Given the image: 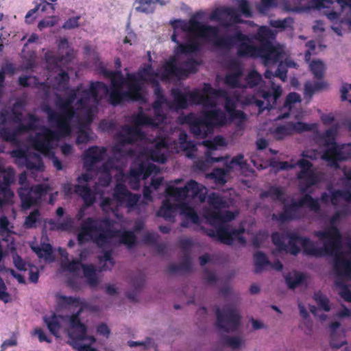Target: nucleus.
<instances>
[{
  "label": "nucleus",
  "instance_id": "f257e3e1",
  "mask_svg": "<svg viewBox=\"0 0 351 351\" xmlns=\"http://www.w3.org/2000/svg\"><path fill=\"white\" fill-rule=\"evenodd\" d=\"M114 221L109 217L94 218L88 217L81 224L77 239L79 244H84L90 241L99 248H103L110 243L111 240L117 236L121 243L132 247L136 243V237L132 231L125 230L119 232L113 230Z\"/></svg>",
  "mask_w": 351,
  "mask_h": 351
},
{
  "label": "nucleus",
  "instance_id": "f03ea898",
  "mask_svg": "<svg viewBox=\"0 0 351 351\" xmlns=\"http://www.w3.org/2000/svg\"><path fill=\"white\" fill-rule=\"evenodd\" d=\"M188 24V26H184L186 30L196 32L204 36H210V38H212L213 45L218 48L230 50L237 46V53L239 57L257 58L259 45H252V38L241 31H237L232 35L219 36V29L217 26L197 23L194 18L191 19Z\"/></svg>",
  "mask_w": 351,
  "mask_h": 351
},
{
  "label": "nucleus",
  "instance_id": "7ed1b4c3",
  "mask_svg": "<svg viewBox=\"0 0 351 351\" xmlns=\"http://www.w3.org/2000/svg\"><path fill=\"white\" fill-rule=\"evenodd\" d=\"M341 217L339 213L337 211L330 218V226L325 230L317 232L315 234L321 240H328L324 243V250L328 255L334 257L333 268L335 272L338 275L351 278V258H346V253L341 251L342 235L335 226ZM347 246L351 254V237L347 241Z\"/></svg>",
  "mask_w": 351,
  "mask_h": 351
},
{
  "label": "nucleus",
  "instance_id": "20e7f679",
  "mask_svg": "<svg viewBox=\"0 0 351 351\" xmlns=\"http://www.w3.org/2000/svg\"><path fill=\"white\" fill-rule=\"evenodd\" d=\"M193 17L195 21L201 23L199 20L203 17V12L202 11L195 12L188 21L176 20L174 22V32L171 38L173 42L178 44L174 51L176 56L199 51L201 49L199 38H210V36H204L200 34V33L186 30L184 28V25H189L188 23H189Z\"/></svg>",
  "mask_w": 351,
  "mask_h": 351
},
{
  "label": "nucleus",
  "instance_id": "39448f33",
  "mask_svg": "<svg viewBox=\"0 0 351 351\" xmlns=\"http://www.w3.org/2000/svg\"><path fill=\"white\" fill-rule=\"evenodd\" d=\"M184 122L189 125L190 132L195 138H204L213 132L215 127L223 126L227 123V117L220 109L204 112L200 116L189 113L184 117Z\"/></svg>",
  "mask_w": 351,
  "mask_h": 351
},
{
  "label": "nucleus",
  "instance_id": "423d86ee",
  "mask_svg": "<svg viewBox=\"0 0 351 351\" xmlns=\"http://www.w3.org/2000/svg\"><path fill=\"white\" fill-rule=\"evenodd\" d=\"M282 211L278 214L274 213L272 219L281 223L299 220L304 217L302 208L307 206L311 210L317 212L320 205L317 199L313 198L310 194H305L298 200H291L290 204H283Z\"/></svg>",
  "mask_w": 351,
  "mask_h": 351
},
{
  "label": "nucleus",
  "instance_id": "0eeeda50",
  "mask_svg": "<svg viewBox=\"0 0 351 351\" xmlns=\"http://www.w3.org/2000/svg\"><path fill=\"white\" fill-rule=\"evenodd\" d=\"M55 104L60 110V112H56L48 105L43 108L49 122L54 124L56 128L62 129L64 132L71 134L72 131L71 122L77 116L76 110L71 106L65 97L60 96H57Z\"/></svg>",
  "mask_w": 351,
  "mask_h": 351
},
{
  "label": "nucleus",
  "instance_id": "6e6552de",
  "mask_svg": "<svg viewBox=\"0 0 351 351\" xmlns=\"http://www.w3.org/2000/svg\"><path fill=\"white\" fill-rule=\"evenodd\" d=\"M202 232L213 239L214 241L228 245H232L234 240H237L242 245L246 243V239L243 236L245 232L243 228H235L231 226H219L214 229L200 228Z\"/></svg>",
  "mask_w": 351,
  "mask_h": 351
},
{
  "label": "nucleus",
  "instance_id": "1a4fd4ad",
  "mask_svg": "<svg viewBox=\"0 0 351 351\" xmlns=\"http://www.w3.org/2000/svg\"><path fill=\"white\" fill-rule=\"evenodd\" d=\"M217 328L226 332H235L241 324V315L237 309L230 305L225 306L222 309L216 307Z\"/></svg>",
  "mask_w": 351,
  "mask_h": 351
},
{
  "label": "nucleus",
  "instance_id": "9d476101",
  "mask_svg": "<svg viewBox=\"0 0 351 351\" xmlns=\"http://www.w3.org/2000/svg\"><path fill=\"white\" fill-rule=\"evenodd\" d=\"M70 134L69 132H64L60 128H56V130H52L45 128L41 132L37 133L32 138V145L36 151L42 154H47L51 147V141H58L61 138L68 136Z\"/></svg>",
  "mask_w": 351,
  "mask_h": 351
},
{
  "label": "nucleus",
  "instance_id": "9b49d317",
  "mask_svg": "<svg viewBox=\"0 0 351 351\" xmlns=\"http://www.w3.org/2000/svg\"><path fill=\"white\" fill-rule=\"evenodd\" d=\"M50 190L47 184H40L33 186H21L18 190V195L23 209H29L38 204L41 197Z\"/></svg>",
  "mask_w": 351,
  "mask_h": 351
},
{
  "label": "nucleus",
  "instance_id": "f8f14e48",
  "mask_svg": "<svg viewBox=\"0 0 351 351\" xmlns=\"http://www.w3.org/2000/svg\"><path fill=\"white\" fill-rule=\"evenodd\" d=\"M321 158L332 167H339V162L351 158V143L328 146Z\"/></svg>",
  "mask_w": 351,
  "mask_h": 351
},
{
  "label": "nucleus",
  "instance_id": "ddd939ff",
  "mask_svg": "<svg viewBox=\"0 0 351 351\" xmlns=\"http://www.w3.org/2000/svg\"><path fill=\"white\" fill-rule=\"evenodd\" d=\"M134 86L128 82V89L122 91V89H109L107 94L109 95V102L114 106H117L123 101H144L145 97L142 93H138Z\"/></svg>",
  "mask_w": 351,
  "mask_h": 351
},
{
  "label": "nucleus",
  "instance_id": "4468645a",
  "mask_svg": "<svg viewBox=\"0 0 351 351\" xmlns=\"http://www.w3.org/2000/svg\"><path fill=\"white\" fill-rule=\"evenodd\" d=\"M112 197L119 205H125L126 208L133 209L137 206L141 195L132 193L125 184L118 182L114 188Z\"/></svg>",
  "mask_w": 351,
  "mask_h": 351
},
{
  "label": "nucleus",
  "instance_id": "2eb2a0df",
  "mask_svg": "<svg viewBox=\"0 0 351 351\" xmlns=\"http://www.w3.org/2000/svg\"><path fill=\"white\" fill-rule=\"evenodd\" d=\"M103 90L104 93H108V86L103 82H92L90 84L89 88H80L78 93L79 99L76 104L82 108H86L90 99L93 98L95 101H98L99 91Z\"/></svg>",
  "mask_w": 351,
  "mask_h": 351
},
{
  "label": "nucleus",
  "instance_id": "dca6fc26",
  "mask_svg": "<svg viewBox=\"0 0 351 351\" xmlns=\"http://www.w3.org/2000/svg\"><path fill=\"white\" fill-rule=\"evenodd\" d=\"M62 191L66 197L71 196L73 193L81 197L85 208L91 206L96 200L95 193L87 184H75L73 187L72 184L68 182L62 185Z\"/></svg>",
  "mask_w": 351,
  "mask_h": 351
},
{
  "label": "nucleus",
  "instance_id": "f3484780",
  "mask_svg": "<svg viewBox=\"0 0 351 351\" xmlns=\"http://www.w3.org/2000/svg\"><path fill=\"white\" fill-rule=\"evenodd\" d=\"M82 311V310L81 308L76 313L72 315L69 320L71 328L73 330V331L70 334V337L73 339V346L75 345L77 341L82 342L84 339H89L91 343H94L95 341V339L93 337L87 336L86 326L80 319V315Z\"/></svg>",
  "mask_w": 351,
  "mask_h": 351
},
{
  "label": "nucleus",
  "instance_id": "a211bd4d",
  "mask_svg": "<svg viewBox=\"0 0 351 351\" xmlns=\"http://www.w3.org/2000/svg\"><path fill=\"white\" fill-rule=\"evenodd\" d=\"M283 49L280 46H275L273 43L259 45L257 58H261L263 63L268 66L280 61L282 58Z\"/></svg>",
  "mask_w": 351,
  "mask_h": 351
},
{
  "label": "nucleus",
  "instance_id": "6ab92c4d",
  "mask_svg": "<svg viewBox=\"0 0 351 351\" xmlns=\"http://www.w3.org/2000/svg\"><path fill=\"white\" fill-rule=\"evenodd\" d=\"M204 217L208 223L214 226H229L226 222L230 221L234 218L233 213L230 210L222 212L221 210L208 208L205 210Z\"/></svg>",
  "mask_w": 351,
  "mask_h": 351
},
{
  "label": "nucleus",
  "instance_id": "aec40b11",
  "mask_svg": "<svg viewBox=\"0 0 351 351\" xmlns=\"http://www.w3.org/2000/svg\"><path fill=\"white\" fill-rule=\"evenodd\" d=\"M156 75V73L153 71L152 65L147 64L141 67L136 73H128V80L138 93H142L143 85L147 81L145 76Z\"/></svg>",
  "mask_w": 351,
  "mask_h": 351
},
{
  "label": "nucleus",
  "instance_id": "412c9836",
  "mask_svg": "<svg viewBox=\"0 0 351 351\" xmlns=\"http://www.w3.org/2000/svg\"><path fill=\"white\" fill-rule=\"evenodd\" d=\"M107 149L104 147L91 146L84 154V167L86 170H90L93 165L104 160Z\"/></svg>",
  "mask_w": 351,
  "mask_h": 351
},
{
  "label": "nucleus",
  "instance_id": "4be33fe9",
  "mask_svg": "<svg viewBox=\"0 0 351 351\" xmlns=\"http://www.w3.org/2000/svg\"><path fill=\"white\" fill-rule=\"evenodd\" d=\"M204 145L208 150L205 153L206 161L213 164L221 162L224 160L222 156H214L213 152L217 149L218 146H224L226 145L225 138L221 136H217L213 140H206L204 141Z\"/></svg>",
  "mask_w": 351,
  "mask_h": 351
},
{
  "label": "nucleus",
  "instance_id": "5701e85b",
  "mask_svg": "<svg viewBox=\"0 0 351 351\" xmlns=\"http://www.w3.org/2000/svg\"><path fill=\"white\" fill-rule=\"evenodd\" d=\"M102 73L105 77L110 79V89H122L123 86H125L127 89H128V74L126 77L124 78L121 70L111 71L104 69Z\"/></svg>",
  "mask_w": 351,
  "mask_h": 351
},
{
  "label": "nucleus",
  "instance_id": "b1692460",
  "mask_svg": "<svg viewBox=\"0 0 351 351\" xmlns=\"http://www.w3.org/2000/svg\"><path fill=\"white\" fill-rule=\"evenodd\" d=\"M0 191H3L5 195L10 196L14 194L10 185L14 182L15 172L13 168L0 169Z\"/></svg>",
  "mask_w": 351,
  "mask_h": 351
},
{
  "label": "nucleus",
  "instance_id": "393cba45",
  "mask_svg": "<svg viewBox=\"0 0 351 351\" xmlns=\"http://www.w3.org/2000/svg\"><path fill=\"white\" fill-rule=\"evenodd\" d=\"M125 133L120 134V144L123 145L125 144L134 143L138 137L143 136V132L139 127L125 125L123 128Z\"/></svg>",
  "mask_w": 351,
  "mask_h": 351
},
{
  "label": "nucleus",
  "instance_id": "a878e982",
  "mask_svg": "<svg viewBox=\"0 0 351 351\" xmlns=\"http://www.w3.org/2000/svg\"><path fill=\"white\" fill-rule=\"evenodd\" d=\"M179 208V204H173L169 199H165L157 213V215L163 217L165 220L173 221Z\"/></svg>",
  "mask_w": 351,
  "mask_h": 351
},
{
  "label": "nucleus",
  "instance_id": "bb28decb",
  "mask_svg": "<svg viewBox=\"0 0 351 351\" xmlns=\"http://www.w3.org/2000/svg\"><path fill=\"white\" fill-rule=\"evenodd\" d=\"M181 67L176 64V58L171 57L164 65L162 79L169 80L173 77L181 78Z\"/></svg>",
  "mask_w": 351,
  "mask_h": 351
},
{
  "label": "nucleus",
  "instance_id": "cd10ccee",
  "mask_svg": "<svg viewBox=\"0 0 351 351\" xmlns=\"http://www.w3.org/2000/svg\"><path fill=\"white\" fill-rule=\"evenodd\" d=\"M192 104H201L204 107H213L215 106V102L213 98L208 95H203L198 90L188 92V100Z\"/></svg>",
  "mask_w": 351,
  "mask_h": 351
},
{
  "label": "nucleus",
  "instance_id": "c85d7f7f",
  "mask_svg": "<svg viewBox=\"0 0 351 351\" xmlns=\"http://www.w3.org/2000/svg\"><path fill=\"white\" fill-rule=\"evenodd\" d=\"M169 2V1L165 0H136V3H138V5L135 9L138 12L150 14L154 12L156 3L165 5Z\"/></svg>",
  "mask_w": 351,
  "mask_h": 351
},
{
  "label": "nucleus",
  "instance_id": "c756f323",
  "mask_svg": "<svg viewBox=\"0 0 351 351\" xmlns=\"http://www.w3.org/2000/svg\"><path fill=\"white\" fill-rule=\"evenodd\" d=\"M302 247L304 253L308 256L322 257L325 254H328L324 248H318L315 246L314 243L308 237H302Z\"/></svg>",
  "mask_w": 351,
  "mask_h": 351
},
{
  "label": "nucleus",
  "instance_id": "7c9ffc66",
  "mask_svg": "<svg viewBox=\"0 0 351 351\" xmlns=\"http://www.w3.org/2000/svg\"><path fill=\"white\" fill-rule=\"evenodd\" d=\"M156 119L160 121V118L157 119L156 117L153 118L147 115L142 111L132 116V123L135 126L139 127L140 128L142 126H158V123L156 122Z\"/></svg>",
  "mask_w": 351,
  "mask_h": 351
},
{
  "label": "nucleus",
  "instance_id": "2f4dec72",
  "mask_svg": "<svg viewBox=\"0 0 351 351\" xmlns=\"http://www.w3.org/2000/svg\"><path fill=\"white\" fill-rule=\"evenodd\" d=\"M171 95L173 98L176 109H185L188 107V93H183L179 88H172Z\"/></svg>",
  "mask_w": 351,
  "mask_h": 351
},
{
  "label": "nucleus",
  "instance_id": "473e14b6",
  "mask_svg": "<svg viewBox=\"0 0 351 351\" xmlns=\"http://www.w3.org/2000/svg\"><path fill=\"white\" fill-rule=\"evenodd\" d=\"M253 38L259 42V45H264L267 43H272L271 40L274 38V34L269 27L261 26L258 29Z\"/></svg>",
  "mask_w": 351,
  "mask_h": 351
},
{
  "label": "nucleus",
  "instance_id": "72a5a7b5",
  "mask_svg": "<svg viewBox=\"0 0 351 351\" xmlns=\"http://www.w3.org/2000/svg\"><path fill=\"white\" fill-rule=\"evenodd\" d=\"M166 196L173 197L177 202H182L188 197L186 188L168 186L165 189Z\"/></svg>",
  "mask_w": 351,
  "mask_h": 351
},
{
  "label": "nucleus",
  "instance_id": "f704fd0d",
  "mask_svg": "<svg viewBox=\"0 0 351 351\" xmlns=\"http://www.w3.org/2000/svg\"><path fill=\"white\" fill-rule=\"evenodd\" d=\"M243 73L228 72L223 78V83L232 88H243V84L241 82V78Z\"/></svg>",
  "mask_w": 351,
  "mask_h": 351
},
{
  "label": "nucleus",
  "instance_id": "c9c22d12",
  "mask_svg": "<svg viewBox=\"0 0 351 351\" xmlns=\"http://www.w3.org/2000/svg\"><path fill=\"white\" fill-rule=\"evenodd\" d=\"M287 237L289 241L287 252H289L292 255L297 256L300 252V248L297 243L302 245V237L295 232H289L287 234Z\"/></svg>",
  "mask_w": 351,
  "mask_h": 351
},
{
  "label": "nucleus",
  "instance_id": "e433bc0d",
  "mask_svg": "<svg viewBox=\"0 0 351 351\" xmlns=\"http://www.w3.org/2000/svg\"><path fill=\"white\" fill-rule=\"evenodd\" d=\"M225 14L235 19L239 17L237 11L234 8H216L214 10L210 15V19L211 21H221L222 16Z\"/></svg>",
  "mask_w": 351,
  "mask_h": 351
},
{
  "label": "nucleus",
  "instance_id": "4c0bfd02",
  "mask_svg": "<svg viewBox=\"0 0 351 351\" xmlns=\"http://www.w3.org/2000/svg\"><path fill=\"white\" fill-rule=\"evenodd\" d=\"M254 262L255 266L254 272L256 274L260 273L266 266L271 264L266 254L261 251H258L254 253Z\"/></svg>",
  "mask_w": 351,
  "mask_h": 351
},
{
  "label": "nucleus",
  "instance_id": "58836bf2",
  "mask_svg": "<svg viewBox=\"0 0 351 351\" xmlns=\"http://www.w3.org/2000/svg\"><path fill=\"white\" fill-rule=\"evenodd\" d=\"M82 269L84 277L87 279L88 285L96 287L98 285V278L96 274L95 267L93 265H83Z\"/></svg>",
  "mask_w": 351,
  "mask_h": 351
},
{
  "label": "nucleus",
  "instance_id": "ea45409f",
  "mask_svg": "<svg viewBox=\"0 0 351 351\" xmlns=\"http://www.w3.org/2000/svg\"><path fill=\"white\" fill-rule=\"evenodd\" d=\"M199 64L195 58H188L183 62L182 67H181L182 77H187L189 74L195 73L198 70Z\"/></svg>",
  "mask_w": 351,
  "mask_h": 351
},
{
  "label": "nucleus",
  "instance_id": "a19ab883",
  "mask_svg": "<svg viewBox=\"0 0 351 351\" xmlns=\"http://www.w3.org/2000/svg\"><path fill=\"white\" fill-rule=\"evenodd\" d=\"M28 119L29 121L26 124L21 123L14 130V132L16 133V137L18 136V135L22 133L27 132L35 129V123L37 121L36 117L33 114H29Z\"/></svg>",
  "mask_w": 351,
  "mask_h": 351
},
{
  "label": "nucleus",
  "instance_id": "79ce46f5",
  "mask_svg": "<svg viewBox=\"0 0 351 351\" xmlns=\"http://www.w3.org/2000/svg\"><path fill=\"white\" fill-rule=\"evenodd\" d=\"M245 80V84H243V88H253L257 86L262 81V76L256 70H252L246 75Z\"/></svg>",
  "mask_w": 351,
  "mask_h": 351
},
{
  "label": "nucleus",
  "instance_id": "37998d69",
  "mask_svg": "<svg viewBox=\"0 0 351 351\" xmlns=\"http://www.w3.org/2000/svg\"><path fill=\"white\" fill-rule=\"evenodd\" d=\"M58 304L62 308H66L70 306L78 307L82 304L79 297L58 295L57 296Z\"/></svg>",
  "mask_w": 351,
  "mask_h": 351
},
{
  "label": "nucleus",
  "instance_id": "c03bdc74",
  "mask_svg": "<svg viewBox=\"0 0 351 351\" xmlns=\"http://www.w3.org/2000/svg\"><path fill=\"white\" fill-rule=\"evenodd\" d=\"M44 322L50 332L54 336H58L61 327L58 317L53 314L51 317H45Z\"/></svg>",
  "mask_w": 351,
  "mask_h": 351
},
{
  "label": "nucleus",
  "instance_id": "a18cd8bd",
  "mask_svg": "<svg viewBox=\"0 0 351 351\" xmlns=\"http://www.w3.org/2000/svg\"><path fill=\"white\" fill-rule=\"evenodd\" d=\"M208 203L211 209L221 210L228 206L227 202L219 195L213 193L208 197Z\"/></svg>",
  "mask_w": 351,
  "mask_h": 351
},
{
  "label": "nucleus",
  "instance_id": "49530a36",
  "mask_svg": "<svg viewBox=\"0 0 351 351\" xmlns=\"http://www.w3.org/2000/svg\"><path fill=\"white\" fill-rule=\"evenodd\" d=\"M73 49H69L66 54L64 55H46L47 62L57 65L59 63L65 62H70L73 58Z\"/></svg>",
  "mask_w": 351,
  "mask_h": 351
},
{
  "label": "nucleus",
  "instance_id": "de8ad7c7",
  "mask_svg": "<svg viewBox=\"0 0 351 351\" xmlns=\"http://www.w3.org/2000/svg\"><path fill=\"white\" fill-rule=\"evenodd\" d=\"M166 103H167V100L165 95H159L156 98V100L152 104L154 115L157 119L160 118V121H162L165 118V115L162 110V105Z\"/></svg>",
  "mask_w": 351,
  "mask_h": 351
},
{
  "label": "nucleus",
  "instance_id": "09e8293b",
  "mask_svg": "<svg viewBox=\"0 0 351 351\" xmlns=\"http://www.w3.org/2000/svg\"><path fill=\"white\" fill-rule=\"evenodd\" d=\"M309 68L315 78L317 80L323 78L326 68L322 61L319 60H313L309 64Z\"/></svg>",
  "mask_w": 351,
  "mask_h": 351
},
{
  "label": "nucleus",
  "instance_id": "8fccbe9b",
  "mask_svg": "<svg viewBox=\"0 0 351 351\" xmlns=\"http://www.w3.org/2000/svg\"><path fill=\"white\" fill-rule=\"evenodd\" d=\"M40 217L41 214L40 210L38 209H34L26 217L24 227L27 229L36 228V223L40 222Z\"/></svg>",
  "mask_w": 351,
  "mask_h": 351
},
{
  "label": "nucleus",
  "instance_id": "3c124183",
  "mask_svg": "<svg viewBox=\"0 0 351 351\" xmlns=\"http://www.w3.org/2000/svg\"><path fill=\"white\" fill-rule=\"evenodd\" d=\"M305 280V276L302 273H295L293 276L287 275L285 277V282L290 289H295L302 285Z\"/></svg>",
  "mask_w": 351,
  "mask_h": 351
},
{
  "label": "nucleus",
  "instance_id": "603ef678",
  "mask_svg": "<svg viewBox=\"0 0 351 351\" xmlns=\"http://www.w3.org/2000/svg\"><path fill=\"white\" fill-rule=\"evenodd\" d=\"M225 109L230 113L232 119H243L245 117V114L243 111L236 110L235 103L230 98L226 99Z\"/></svg>",
  "mask_w": 351,
  "mask_h": 351
},
{
  "label": "nucleus",
  "instance_id": "864d4df0",
  "mask_svg": "<svg viewBox=\"0 0 351 351\" xmlns=\"http://www.w3.org/2000/svg\"><path fill=\"white\" fill-rule=\"evenodd\" d=\"M313 298L321 309L326 312L330 311V301L321 291L315 292Z\"/></svg>",
  "mask_w": 351,
  "mask_h": 351
},
{
  "label": "nucleus",
  "instance_id": "5fc2aeb1",
  "mask_svg": "<svg viewBox=\"0 0 351 351\" xmlns=\"http://www.w3.org/2000/svg\"><path fill=\"white\" fill-rule=\"evenodd\" d=\"M221 342L222 344L228 346L233 350L240 348L243 343L241 338L239 337H230L228 335L221 336Z\"/></svg>",
  "mask_w": 351,
  "mask_h": 351
},
{
  "label": "nucleus",
  "instance_id": "6e6d98bb",
  "mask_svg": "<svg viewBox=\"0 0 351 351\" xmlns=\"http://www.w3.org/2000/svg\"><path fill=\"white\" fill-rule=\"evenodd\" d=\"M99 262H105L102 266V270L111 269L114 265V261L112 258V250H105L102 256H99Z\"/></svg>",
  "mask_w": 351,
  "mask_h": 351
},
{
  "label": "nucleus",
  "instance_id": "4d7b16f0",
  "mask_svg": "<svg viewBox=\"0 0 351 351\" xmlns=\"http://www.w3.org/2000/svg\"><path fill=\"white\" fill-rule=\"evenodd\" d=\"M112 152L114 157L124 158L126 157H132L134 156V150L132 148L125 149L121 145H116L112 147Z\"/></svg>",
  "mask_w": 351,
  "mask_h": 351
},
{
  "label": "nucleus",
  "instance_id": "13d9d810",
  "mask_svg": "<svg viewBox=\"0 0 351 351\" xmlns=\"http://www.w3.org/2000/svg\"><path fill=\"white\" fill-rule=\"evenodd\" d=\"M202 93L203 95H208L211 98L212 97L217 98L223 96L226 94V92L222 89L214 88L209 83H204L202 90Z\"/></svg>",
  "mask_w": 351,
  "mask_h": 351
},
{
  "label": "nucleus",
  "instance_id": "bf43d9fd",
  "mask_svg": "<svg viewBox=\"0 0 351 351\" xmlns=\"http://www.w3.org/2000/svg\"><path fill=\"white\" fill-rule=\"evenodd\" d=\"M73 223V220L71 217H66L62 222L56 223L53 219L49 221V224L53 226V229L58 230H70Z\"/></svg>",
  "mask_w": 351,
  "mask_h": 351
},
{
  "label": "nucleus",
  "instance_id": "052dcab7",
  "mask_svg": "<svg viewBox=\"0 0 351 351\" xmlns=\"http://www.w3.org/2000/svg\"><path fill=\"white\" fill-rule=\"evenodd\" d=\"M185 187L186 188L188 195L189 193H191L193 197H197L200 195L204 189L202 185L193 180L187 182L185 184Z\"/></svg>",
  "mask_w": 351,
  "mask_h": 351
},
{
  "label": "nucleus",
  "instance_id": "680f3d73",
  "mask_svg": "<svg viewBox=\"0 0 351 351\" xmlns=\"http://www.w3.org/2000/svg\"><path fill=\"white\" fill-rule=\"evenodd\" d=\"M271 241L276 245L279 252L287 251V245L285 244L283 237L278 232L271 234Z\"/></svg>",
  "mask_w": 351,
  "mask_h": 351
},
{
  "label": "nucleus",
  "instance_id": "e2e57ef3",
  "mask_svg": "<svg viewBox=\"0 0 351 351\" xmlns=\"http://www.w3.org/2000/svg\"><path fill=\"white\" fill-rule=\"evenodd\" d=\"M142 170L141 163H140L137 167H132L130 169L128 174L130 184L134 182L136 186H138L141 178H143Z\"/></svg>",
  "mask_w": 351,
  "mask_h": 351
},
{
  "label": "nucleus",
  "instance_id": "0e129e2a",
  "mask_svg": "<svg viewBox=\"0 0 351 351\" xmlns=\"http://www.w3.org/2000/svg\"><path fill=\"white\" fill-rule=\"evenodd\" d=\"M275 134L282 138L286 136H290L293 134L292 122H288L284 125L278 126L275 129Z\"/></svg>",
  "mask_w": 351,
  "mask_h": 351
},
{
  "label": "nucleus",
  "instance_id": "69168bd1",
  "mask_svg": "<svg viewBox=\"0 0 351 351\" xmlns=\"http://www.w3.org/2000/svg\"><path fill=\"white\" fill-rule=\"evenodd\" d=\"M183 213L193 223L199 224L200 223L199 217L193 208L184 204L183 205Z\"/></svg>",
  "mask_w": 351,
  "mask_h": 351
},
{
  "label": "nucleus",
  "instance_id": "338daca9",
  "mask_svg": "<svg viewBox=\"0 0 351 351\" xmlns=\"http://www.w3.org/2000/svg\"><path fill=\"white\" fill-rule=\"evenodd\" d=\"M0 137L6 142L15 143L17 141V137L14 130H10L7 128H0Z\"/></svg>",
  "mask_w": 351,
  "mask_h": 351
},
{
  "label": "nucleus",
  "instance_id": "774afa93",
  "mask_svg": "<svg viewBox=\"0 0 351 351\" xmlns=\"http://www.w3.org/2000/svg\"><path fill=\"white\" fill-rule=\"evenodd\" d=\"M271 198L273 200H278L282 204L285 202V191L279 186H272L270 187Z\"/></svg>",
  "mask_w": 351,
  "mask_h": 351
}]
</instances>
